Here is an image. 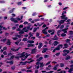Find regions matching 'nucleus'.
Segmentation results:
<instances>
[{"mask_svg": "<svg viewBox=\"0 0 73 73\" xmlns=\"http://www.w3.org/2000/svg\"><path fill=\"white\" fill-rule=\"evenodd\" d=\"M40 65V68H42L43 66H45V64H43V62H37L36 63V65Z\"/></svg>", "mask_w": 73, "mask_h": 73, "instance_id": "nucleus-1", "label": "nucleus"}, {"mask_svg": "<svg viewBox=\"0 0 73 73\" xmlns=\"http://www.w3.org/2000/svg\"><path fill=\"white\" fill-rule=\"evenodd\" d=\"M16 19L19 20V17H18L16 19L13 18V17L11 18V21H13V22H14V23H18V21L17 20H16Z\"/></svg>", "mask_w": 73, "mask_h": 73, "instance_id": "nucleus-2", "label": "nucleus"}, {"mask_svg": "<svg viewBox=\"0 0 73 73\" xmlns=\"http://www.w3.org/2000/svg\"><path fill=\"white\" fill-rule=\"evenodd\" d=\"M60 18L62 19V20H65V21H66V20H67L68 19V17H66V15H62L60 16Z\"/></svg>", "mask_w": 73, "mask_h": 73, "instance_id": "nucleus-3", "label": "nucleus"}, {"mask_svg": "<svg viewBox=\"0 0 73 73\" xmlns=\"http://www.w3.org/2000/svg\"><path fill=\"white\" fill-rule=\"evenodd\" d=\"M64 21H65V20H64L63 19H62L60 20V21H58V24H64Z\"/></svg>", "mask_w": 73, "mask_h": 73, "instance_id": "nucleus-4", "label": "nucleus"}, {"mask_svg": "<svg viewBox=\"0 0 73 73\" xmlns=\"http://www.w3.org/2000/svg\"><path fill=\"white\" fill-rule=\"evenodd\" d=\"M68 29H69V28H65L64 29H62V32H63L64 33H67V30H68Z\"/></svg>", "mask_w": 73, "mask_h": 73, "instance_id": "nucleus-5", "label": "nucleus"}, {"mask_svg": "<svg viewBox=\"0 0 73 73\" xmlns=\"http://www.w3.org/2000/svg\"><path fill=\"white\" fill-rule=\"evenodd\" d=\"M58 66H59V64H57L55 65L54 66V67L53 68V70H57V67H58Z\"/></svg>", "mask_w": 73, "mask_h": 73, "instance_id": "nucleus-6", "label": "nucleus"}, {"mask_svg": "<svg viewBox=\"0 0 73 73\" xmlns=\"http://www.w3.org/2000/svg\"><path fill=\"white\" fill-rule=\"evenodd\" d=\"M39 45L38 46V48L39 49H40L41 48L42 46V43L40 42L39 43Z\"/></svg>", "mask_w": 73, "mask_h": 73, "instance_id": "nucleus-7", "label": "nucleus"}, {"mask_svg": "<svg viewBox=\"0 0 73 73\" xmlns=\"http://www.w3.org/2000/svg\"><path fill=\"white\" fill-rule=\"evenodd\" d=\"M70 40L69 39H67L66 40V42L67 43H68V45H71V44L70 43Z\"/></svg>", "mask_w": 73, "mask_h": 73, "instance_id": "nucleus-8", "label": "nucleus"}, {"mask_svg": "<svg viewBox=\"0 0 73 73\" xmlns=\"http://www.w3.org/2000/svg\"><path fill=\"white\" fill-rule=\"evenodd\" d=\"M59 42H57V41H55L53 43V44L54 45V46H57V44H59Z\"/></svg>", "mask_w": 73, "mask_h": 73, "instance_id": "nucleus-9", "label": "nucleus"}, {"mask_svg": "<svg viewBox=\"0 0 73 73\" xmlns=\"http://www.w3.org/2000/svg\"><path fill=\"white\" fill-rule=\"evenodd\" d=\"M26 65L25 61L24 62H20V64H19V65Z\"/></svg>", "mask_w": 73, "mask_h": 73, "instance_id": "nucleus-10", "label": "nucleus"}, {"mask_svg": "<svg viewBox=\"0 0 73 73\" xmlns=\"http://www.w3.org/2000/svg\"><path fill=\"white\" fill-rule=\"evenodd\" d=\"M24 32H25V31L23 29L22 30H21L19 33L20 35H22V34H24V33H25Z\"/></svg>", "mask_w": 73, "mask_h": 73, "instance_id": "nucleus-11", "label": "nucleus"}, {"mask_svg": "<svg viewBox=\"0 0 73 73\" xmlns=\"http://www.w3.org/2000/svg\"><path fill=\"white\" fill-rule=\"evenodd\" d=\"M36 53V49L34 48L32 50L31 54H35Z\"/></svg>", "mask_w": 73, "mask_h": 73, "instance_id": "nucleus-12", "label": "nucleus"}, {"mask_svg": "<svg viewBox=\"0 0 73 73\" xmlns=\"http://www.w3.org/2000/svg\"><path fill=\"white\" fill-rule=\"evenodd\" d=\"M64 47L63 48V49H65V48H67L69 47V45L67 44H64Z\"/></svg>", "mask_w": 73, "mask_h": 73, "instance_id": "nucleus-13", "label": "nucleus"}, {"mask_svg": "<svg viewBox=\"0 0 73 73\" xmlns=\"http://www.w3.org/2000/svg\"><path fill=\"white\" fill-rule=\"evenodd\" d=\"M11 42L10 41L9 39H8L7 42V45H11Z\"/></svg>", "mask_w": 73, "mask_h": 73, "instance_id": "nucleus-14", "label": "nucleus"}, {"mask_svg": "<svg viewBox=\"0 0 73 73\" xmlns=\"http://www.w3.org/2000/svg\"><path fill=\"white\" fill-rule=\"evenodd\" d=\"M7 64H10V65H12L13 64V61H7L6 62Z\"/></svg>", "mask_w": 73, "mask_h": 73, "instance_id": "nucleus-15", "label": "nucleus"}, {"mask_svg": "<svg viewBox=\"0 0 73 73\" xmlns=\"http://www.w3.org/2000/svg\"><path fill=\"white\" fill-rule=\"evenodd\" d=\"M29 35H30V36L28 37V39H29V38H31V37H32V36H33V34H32L31 33H29Z\"/></svg>", "mask_w": 73, "mask_h": 73, "instance_id": "nucleus-16", "label": "nucleus"}, {"mask_svg": "<svg viewBox=\"0 0 73 73\" xmlns=\"http://www.w3.org/2000/svg\"><path fill=\"white\" fill-rule=\"evenodd\" d=\"M27 42H29V44H33L35 42V41L34 40H28L27 41Z\"/></svg>", "mask_w": 73, "mask_h": 73, "instance_id": "nucleus-17", "label": "nucleus"}, {"mask_svg": "<svg viewBox=\"0 0 73 73\" xmlns=\"http://www.w3.org/2000/svg\"><path fill=\"white\" fill-rule=\"evenodd\" d=\"M62 31V30L60 29L59 30H58V31L57 32V35L58 36H60V34L59 33H60V32H61V31Z\"/></svg>", "mask_w": 73, "mask_h": 73, "instance_id": "nucleus-18", "label": "nucleus"}, {"mask_svg": "<svg viewBox=\"0 0 73 73\" xmlns=\"http://www.w3.org/2000/svg\"><path fill=\"white\" fill-rule=\"evenodd\" d=\"M28 47H33V46H35V45L32 44H29L27 46Z\"/></svg>", "mask_w": 73, "mask_h": 73, "instance_id": "nucleus-19", "label": "nucleus"}, {"mask_svg": "<svg viewBox=\"0 0 73 73\" xmlns=\"http://www.w3.org/2000/svg\"><path fill=\"white\" fill-rule=\"evenodd\" d=\"M11 50L13 51V52H17V51H18V50H19V48L16 50L14 49V48H11Z\"/></svg>", "mask_w": 73, "mask_h": 73, "instance_id": "nucleus-20", "label": "nucleus"}, {"mask_svg": "<svg viewBox=\"0 0 73 73\" xmlns=\"http://www.w3.org/2000/svg\"><path fill=\"white\" fill-rule=\"evenodd\" d=\"M35 61L34 60H31L30 62H28V61H25V62H26V65L27 64V63H28L29 64H31V62H33V61Z\"/></svg>", "mask_w": 73, "mask_h": 73, "instance_id": "nucleus-21", "label": "nucleus"}, {"mask_svg": "<svg viewBox=\"0 0 73 73\" xmlns=\"http://www.w3.org/2000/svg\"><path fill=\"white\" fill-rule=\"evenodd\" d=\"M63 52H64V53L67 52V53L69 54V53L70 51H69V50H63Z\"/></svg>", "mask_w": 73, "mask_h": 73, "instance_id": "nucleus-22", "label": "nucleus"}, {"mask_svg": "<svg viewBox=\"0 0 73 73\" xmlns=\"http://www.w3.org/2000/svg\"><path fill=\"white\" fill-rule=\"evenodd\" d=\"M30 26H27V29L29 30V31H32V29H33V27H32L30 28Z\"/></svg>", "mask_w": 73, "mask_h": 73, "instance_id": "nucleus-23", "label": "nucleus"}, {"mask_svg": "<svg viewBox=\"0 0 73 73\" xmlns=\"http://www.w3.org/2000/svg\"><path fill=\"white\" fill-rule=\"evenodd\" d=\"M14 9H15V8H13L11 10H10L9 11V13L11 14V13H13V11Z\"/></svg>", "mask_w": 73, "mask_h": 73, "instance_id": "nucleus-24", "label": "nucleus"}, {"mask_svg": "<svg viewBox=\"0 0 73 73\" xmlns=\"http://www.w3.org/2000/svg\"><path fill=\"white\" fill-rule=\"evenodd\" d=\"M27 27H25L23 28V30L25 31V32H28V31H29V30L28 29H26V28Z\"/></svg>", "mask_w": 73, "mask_h": 73, "instance_id": "nucleus-25", "label": "nucleus"}, {"mask_svg": "<svg viewBox=\"0 0 73 73\" xmlns=\"http://www.w3.org/2000/svg\"><path fill=\"white\" fill-rule=\"evenodd\" d=\"M7 40V38H4V39H1V40H0V41L1 42H5V41H6Z\"/></svg>", "mask_w": 73, "mask_h": 73, "instance_id": "nucleus-26", "label": "nucleus"}, {"mask_svg": "<svg viewBox=\"0 0 73 73\" xmlns=\"http://www.w3.org/2000/svg\"><path fill=\"white\" fill-rule=\"evenodd\" d=\"M60 67L61 68H63L65 65V64L63 63H60Z\"/></svg>", "mask_w": 73, "mask_h": 73, "instance_id": "nucleus-27", "label": "nucleus"}, {"mask_svg": "<svg viewBox=\"0 0 73 73\" xmlns=\"http://www.w3.org/2000/svg\"><path fill=\"white\" fill-rule=\"evenodd\" d=\"M66 36V34L65 33H62L61 35V36L62 37H65Z\"/></svg>", "mask_w": 73, "mask_h": 73, "instance_id": "nucleus-28", "label": "nucleus"}, {"mask_svg": "<svg viewBox=\"0 0 73 73\" xmlns=\"http://www.w3.org/2000/svg\"><path fill=\"white\" fill-rule=\"evenodd\" d=\"M28 55H27V56H25V57H24V59H22L23 61H25V59H27V57H28Z\"/></svg>", "mask_w": 73, "mask_h": 73, "instance_id": "nucleus-29", "label": "nucleus"}, {"mask_svg": "<svg viewBox=\"0 0 73 73\" xmlns=\"http://www.w3.org/2000/svg\"><path fill=\"white\" fill-rule=\"evenodd\" d=\"M25 53V52H23L21 54V56L23 57V58H24V57L25 56V54H24Z\"/></svg>", "mask_w": 73, "mask_h": 73, "instance_id": "nucleus-30", "label": "nucleus"}, {"mask_svg": "<svg viewBox=\"0 0 73 73\" xmlns=\"http://www.w3.org/2000/svg\"><path fill=\"white\" fill-rule=\"evenodd\" d=\"M52 39L53 40H57L58 39V37L53 38H52Z\"/></svg>", "mask_w": 73, "mask_h": 73, "instance_id": "nucleus-31", "label": "nucleus"}, {"mask_svg": "<svg viewBox=\"0 0 73 73\" xmlns=\"http://www.w3.org/2000/svg\"><path fill=\"white\" fill-rule=\"evenodd\" d=\"M55 49L56 50H60V48L59 46H58Z\"/></svg>", "mask_w": 73, "mask_h": 73, "instance_id": "nucleus-32", "label": "nucleus"}, {"mask_svg": "<svg viewBox=\"0 0 73 73\" xmlns=\"http://www.w3.org/2000/svg\"><path fill=\"white\" fill-rule=\"evenodd\" d=\"M60 55V52H58L55 54L56 56H59Z\"/></svg>", "mask_w": 73, "mask_h": 73, "instance_id": "nucleus-33", "label": "nucleus"}, {"mask_svg": "<svg viewBox=\"0 0 73 73\" xmlns=\"http://www.w3.org/2000/svg\"><path fill=\"white\" fill-rule=\"evenodd\" d=\"M49 55H44V58H48V57H49Z\"/></svg>", "mask_w": 73, "mask_h": 73, "instance_id": "nucleus-34", "label": "nucleus"}, {"mask_svg": "<svg viewBox=\"0 0 73 73\" xmlns=\"http://www.w3.org/2000/svg\"><path fill=\"white\" fill-rule=\"evenodd\" d=\"M27 38H23V41H25V42L27 41Z\"/></svg>", "mask_w": 73, "mask_h": 73, "instance_id": "nucleus-35", "label": "nucleus"}, {"mask_svg": "<svg viewBox=\"0 0 73 73\" xmlns=\"http://www.w3.org/2000/svg\"><path fill=\"white\" fill-rule=\"evenodd\" d=\"M48 29V27H46L45 29H44L43 30H42V32H44L46 30V29Z\"/></svg>", "mask_w": 73, "mask_h": 73, "instance_id": "nucleus-36", "label": "nucleus"}, {"mask_svg": "<svg viewBox=\"0 0 73 73\" xmlns=\"http://www.w3.org/2000/svg\"><path fill=\"white\" fill-rule=\"evenodd\" d=\"M71 58L70 57V56H68V57L66 58L65 59L66 60H69Z\"/></svg>", "mask_w": 73, "mask_h": 73, "instance_id": "nucleus-37", "label": "nucleus"}, {"mask_svg": "<svg viewBox=\"0 0 73 73\" xmlns=\"http://www.w3.org/2000/svg\"><path fill=\"white\" fill-rule=\"evenodd\" d=\"M40 21V20L38 19H36L34 20V21L35 22H37V21Z\"/></svg>", "mask_w": 73, "mask_h": 73, "instance_id": "nucleus-38", "label": "nucleus"}, {"mask_svg": "<svg viewBox=\"0 0 73 73\" xmlns=\"http://www.w3.org/2000/svg\"><path fill=\"white\" fill-rule=\"evenodd\" d=\"M5 3V2L4 1H0V3L1 4H3Z\"/></svg>", "mask_w": 73, "mask_h": 73, "instance_id": "nucleus-39", "label": "nucleus"}, {"mask_svg": "<svg viewBox=\"0 0 73 73\" xmlns=\"http://www.w3.org/2000/svg\"><path fill=\"white\" fill-rule=\"evenodd\" d=\"M66 13V11H64L62 13V15H64V14H65Z\"/></svg>", "mask_w": 73, "mask_h": 73, "instance_id": "nucleus-40", "label": "nucleus"}, {"mask_svg": "<svg viewBox=\"0 0 73 73\" xmlns=\"http://www.w3.org/2000/svg\"><path fill=\"white\" fill-rule=\"evenodd\" d=\"M40 36V33H37L36 34V36L37 37H38Z\"/></svg>", "mask_w": 73, "mask_h": 73, "instance_id": "nucleus-41", "label": "nucleus"}, {"mask_svg": "<svg viewBox=\"0 0 73 73\" xmlns=\"http://www.w3.org/2000/svg\"><path fill=\"white\" fill-rule=\"evenodd\" d=\"M42 32L44 35H47V34H48V32L46 31Z\"/></svg>", "mask_w": 73, "mask_h": 73, "instance_id": "nucleus-42", "label": "nucleus"}, {"mask_svg": "<svg viewBox=\"0 0 73 73\" xmlns=\"http://www.w3.org/2000/svg\"><path fill=\"white\" fill-rule=\"evenodd\" d=\"M26 72L27 73H28L29 72H32V70H28L27 71H26Z\"/></svg>", "mask_w": 73, "mask_h": 73, "instance_id": "nucleus-43", "label": "nucleus"}, {"mask_svg": "<svg viewBox=\"0 0 73 73\" xmlns=\"http://www.w3.org/2000/svg\"><path fill=\"white\" fill-rule=\"evenodd\" d=\"M64 28V25H62L60 27V29H63Z\"/></svg>", "mask_w": 73, "mask_h": 73, "instance_id": "nucleus-44", "label": "nucleus"}, {"mask_svg": "<svg viewBox=\"0 0 73 73\" xmlns=\"http://www.w3.org/2000/svg\"><path fill=\"white\" fill-rule=\"evenodd\" d=\"M28 24V22L27 21H25L23 23V24H24V25H27V24Z\"/></svg>", "mask_w": 73, "mask_h": 73, "instance_id": "nucleus-45", "label": "nucleus"}, {"mask_svg": "<svg viewBox=\"0 0 73 73\" xmlns=\"http://www.w3.org/2000/svg\"><path fill=\"white\" fill-rule=\"evenodd\" d=\"M23 16H21V19L20 18H19V21H20V20H21V19H23Z\"/></svg>", "mask_w": 73, "mask_h": 73, "instance_id": "nucleus-46", "label": "nucleus"}, {"mask_svg": "<svg viewBox=\"0 0 73 73\" xmlns=\"http://www.w3.org/2000/svg\"><path fill=\"white\" fill-rule=\"evenodd\" d=\"M5 34L6 36H8L9 35V33H5Z\"/></svg>", "mask_w": 73, "mask_h": 73, "instance_id": "nucleus-47", "label": "nucleus"}, {"mask_svg": "<svg viewBox=\"0 0 73 73\" xmlns=\"http://www.w3.org/2000/svg\"><path fill=\"white\" fill-rule=\"evenodd\" d=\"M13 40H16L18 39V38L17 37H14L13 38Z\"/></svg>", "mask_w": 73, "mask_h": 73, "instance_id": "nucleus-48", "label": "nucleus"}, {"mask_svg": "<svg viewBox=\"0 0 73 73\" xmlns=\"http://www.w3.org/2000/svg\"><path fill=\"white\" fill-rule=\"evenodd\" d=\"M36 15V12L32 14V16H35Z\"/></svg>", "mask_w": 73, "mask_h": 73, "instance_id": "nucleus-49", "label": "nucleus"}, {"mask_svg": "<svg viewBox=\"0 0 73 73\" xmlns=\"http://www.w3.org/2000/svg\"><path fill=\"white\" fill-rule=\"evenodd\" d=\"M50 61H49L46 64L45 66H47V65H49V64H50Z\"/></svg>", "mask_w": 73, "mask_h": 73, "instance_id": "nucleus-50", "label": "nucleus"}, {"mask_svg": "<svg viewBox=\"0 0 73 73\" xmlns=\"http://www.w3.org/2000/svg\"><path fill=\"white\" fill-rule=\"evenodd\" d=\"M58 46H59V47H61V48H62V46H63V45L62 44H59L58 45Z\"/></svg>", "mask_w": 73, "mask_h": 73, "instance_id": "nucleus-51", "label": "nucleus"}, {"mask_svg": "<svg viewBox=\"0 0 73 73\" xmlns=\"http://www.w3.org/2000/svg\"><path fill=\"white\" fill-rule=\"evenodd\" d=\"M15 69V66H13L11 67V69H12V70H14Z\"/></svg>", "mask_w": 73, "mask_h": 73, "instance_id": "nucleus-52", "label": "nucleus"}, {"mask_svg": "<svg viewBox=\"0 0 73 73\" xmlns=\"http://www.w3.org/2000/svg\"><path fill=\"white\" fill-rule=\"evenodd\" d=\"M61 26V24H60L59 25H58V27H57L56 28V29H58L59 28H60V26Z\"/></svg>", "mask_w": 73, "mask_h": 73, "instance_id": "nucleus-53", "label": "nucleus"}, {"mask_svg": "<svg viewBox=\"0 0 73 73\" xmlns=\"http://www.w3.org/2000/svg\"><path fill=\"white\" fill-rule=\"evenodd\" d=\"M36 31H37V29L36 28H34L33 30V32H36Z\"/></svg>", "mask_w": 73, "mask_h": 73, "instance_id": "nucleus-54", "label": "nucleus"}, {"mask_svg": "<svg viewBox=\"0 0 73 73\" xmlns=\"http://www.w3.org/2000/svg\"><path fill=\"white\" fill-rule=\"evenodd\" d=\"M19 28H23V25H21L19 26Z\"/></svg>", "mask_w": 73, "mask_h": 73, "instance_id": "nucleus-55", "label": "nucleus"}, {"mask_svg": "<svg viewBox=\"0 0 73 73\" xmlns=\"http://www.w3.org/2000/svg\"><path fill=\"white\" fill-rule=\"evenodd\" d=\"M7 48L6 46L4 47L3 48V50H7Z\"/></svg>", "mask_w": 73, "mask_h": 73, "instance_id": "nucleus-56", "label": "nucleus"}, {"mask_svg": "<svg viewBox=\"0 0 73 73\" xmlns=\"http://www.w3.org/2000/svg\"><path fill=\"white\" fill-rule=\"evenodd\" d=\"M35 73H37L38 72V70H35Z\"/></svg>", "mask_w": 73, "mask_h": 73, "instance_id": "nucleus-57", "label": "nucleus"}, {"mask_svg": "<svg viewBox=\"0 0 73 73\" xmlns=\"http://www.w3.org/2000/svg\"><path fill=\"white\" fill-rule=\"evenodd\" d=\"M53 72V71H51L50 72H46L45 73H52Z\"/></svg>", "mask_w": 73, "mask_h": 73, "instance_id": "nucleus-58", "label": "nucleus"}, {"mask_svg": "<svg viewBox=\"0 0 73 73\" xmlns=\"http://www.w3.org/2000/svg\"><path fill=\"white\" fill-rule=\"evenodd\" d=\"M3 54L4 55H7V52L5 51L3 52Z\"/></svg>", "mask_w": 73, "mask_h": 73, "instance_id": "nucleus-59", "label": "nucleus"}, {"mask_svg": "<svg viewBox=\"0 0 73 73\" xmlns=\"http://www.w3.org/2000/svg\"><path fill=\"white\" fill-rule=\"evenodd\" d=\"M48 48H44L43 49V50L45 51V52H46V50H48Z\"/></svg>", "mask_w": 73, "mask_h": 73, "instance_id": "nucleus-60", "label": "nucleus"}, {"mask_svg": "<svg viewBox=\"0 0 73 73\" xmlns=\"http://www.w3.org/2000/svg\"><path fill=\"white\" fill-rule=\"evenodd\" d=\"M70 21H71L70 19H68L67 21H66V22H70Z\"/></svg>", "mask_w": 73, "mask_h": 73, "instance_id": "nucleus-61", "label": "nucleus"}, {"mask_svg": "<svg viewBox=\"0 0 73 73\" xmlns=\"http://www.w3.org/2000/svg\"><path fill=\"white\" fill-rule=\"evenodd\" d=\"M43 58L42 57H40L39 58V59L40 60H42V59Z\"/></svg>", "mask_w": 73, "mask_h": 73, "instance_id": "nucleus-62", "label": "nucleus"}, {"mask_svg": "<svg viewBox=\"0 0 73 73\" xmlns=\"http://www.w3.org/2000/svg\"><path fill=\"white\" fill-rule=\"evenodd\" d=\"M8 56H12V53H10L8 54Z\"/></svg>", "mask_w": 73, "mask_h": 73, "instance_id": "nucleus-63", "label": "nucleus"}, {"mask_svg": "<svg viewBox=\"0 0 73 73\" xmlns=\"http://www.w3.org/2000/svg\"><path fill=\"white\" fill-rule=\"evenodd\" d=\"M16 28V27H13L12 28L13 30H15V29Z\"/></svg>", "mask_w": 73, "mask_h": 73, "instance_id": "nucleus-64", "label": "nucleus"}]
</instances>
